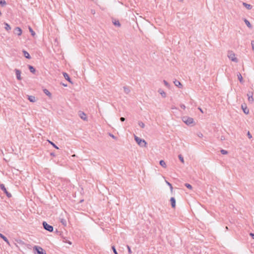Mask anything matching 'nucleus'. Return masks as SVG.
Returning <instances> with one entry per match:
<instances>
[{"label": "nucleus", "instance_id": "2f4dec72", "mask_svg": "<svg viewBox=\"0 0 254 254\" xmlns=\"http://www.w3.org/2000/svg\"><path fill=\"white\" fill-rule=\"evenodd\" d=\"M185 186L187 188H188V189H190V190H191V189H192V186H191L190 184H188V183H186V184H185Z\"/></svg>", "mask_w": 254, "mask_h": 254}, {"label": "nucleus", "instance_id": "b1692460", "mask_svg": "<svg viewBox=\"0 0 254 254\" xmlns=\"http://www.w3.org/2000/svg\"><path fill=\"white\" fill-rule=\"evenodd\" d=\"M159 164L164 168H166L167 167L165 162L163 160L160 161Z\"/></svg>", "mask_w": 254, "mask_h": 254}, {"label": "nucleus", "instance_id": "4c0bfd02", "mask_svg": "<svg viewBox=\"0 0 254 254\" xmlns=\"http://www.w3.org/2000/svg\"><path fill=\"white\" fill-rule=\"evenodd\" d=\"M112 249L113 252L115 254H118V252L116 251L115 247L114 246H112Z\"/></svg>", "mask_w": 254, "mask_h": 254}, {"label": "nucleus", "instance_id": "3c124183", "mask_svg": "<svg viewBox=\"0 0 254 254\" xmlns=\"http://www.w3.org/2000/svg\"><path fill=\"white\" fill-rule=\"evenodd\" d=\"M64 86H66V84H63Z\"/></svg>", "mask_w": 254, "mask_h": 254}, {"label": "nucleus", "instance_id": "a18cd8bd", "mask_svg": "<svg viewBox=\"0 0 254 254\" xmlns=\"http://www.w3.org/2000/svg\"><path fill=\"white\" fill-rule=\"evenodd\" d=\"M250 235L252 237V238L254 239V233H251L250 234Z\"/></svg>", "mask_w": 254, "mask_h": 254}, {"label": "nucleus", "instance_id": "e433bc0d", "mask_svg": "<svg viewBox=\"0 0 254 254\" xmlns=\"http://www.w3.org/2000/svg\"><path fill=\"white\" fill-rule=\"evenodd\" d=\"M163 82L166 86H167L168 88H169L170 85L169 83L165 80H163Z\"/></svg>", "mask_w": 254, "mask_h": 254}, {"label": "nucleus", "instance_id": "dca6fc26", "mask_svg": "<svg viewBox=\"0 0 254 254\" xmlns=\"http://www.w3.org/2000/svg\"><path fill=\"white\" fill-rule=\"evenodd\" d=\"M0 238H1L7 244H9V241L7 238L1 233H0Z\"/></svg>", "mask_w": 254, "mask_h": 254}, {"label": "nucleus", "instance_id": "0eeeda50", "mask_svg": "<svg viewBox=\"0 0 254 254\" xmlns=\"http://www.w3.org/2000/svg\"><path fill=\"white\" fill-rule=\"evenodd\" d=\"M253 93L251 91H249L247 93V96L248 97V101L249 102L252 103L254 101V98L253 97Z\"/></svg>", "mask_w": 254, "mask_h": 254}, {"label": "nucleus", "instance_id": "423d86ee", "mask_svg": "<svg viewBox=\"0 0 254 254\" xmlns=\"http://www.w3.org/2000/svg\"><path fill=\"white\" fill-rule=\"evenodd\" d=\"M0 188L5 193V194L8 198H10L12 196L11 193L7 190L4 184H0Z\"/></svg>", "mask_w": 254, "mask_h": 254}, {"label": "nucleus", "instance_id": "f8f14e48", "mask_svg": "<svg viewBox=\"0 0 254 254\" xmlns=\"http://www.w3.org/2000/svg\"><path fill=\"white\" fill-rule=\"evenodd\" d=\"M170 202L172 208H175L176 207V199L174 197H172L170 198Z\"/></svg>", "mask_w": 254, "mask_h": 254}, {"label": "nucleus", "instance_id": "6ab92c4d", "mask_svg": "<svg viewBox=\"0 0 254 254\" xmlns=\"http://www.w3.org/2000/svg\"><path fill=\"white\" fill-rule=\"evenodd\" d=\"M244 22L245 23V24L247 25V26L249 28H252V25H251V24L250 23V22H249V21L248 20H247V19L245 18L244 19Z\"/></svg>", "mask_w": 254, "mask_h": 254}, {"label": "nucleus", "instance_id": "72a5a7b5", "mask_svg": "<svg viewBox=\"0 0 254 254\" xmlns=\"http://www.w3.org/2000/svg\"><path fill=\"white\" fill-rule=\"evenodd\" d=\"M138 125L141 128H144L145 127L144 124L142 122H139Z\"/></svg>", "mask_w": 254, "mask_h": 254}, {"label": "nucleus", "instance_id": "c85d7f7f", "mask_svg": "<svg viewBox=\"0 0 254 254\" xmlns=\"http://www.w3.org/2000/svg\"><path fill=\"white\" fill-rule=\"evenodd\" d=\"M166 183L169 186V187H170V190L172 192L173 188L172 184L171 183H170L169 182H168V181H166Z\"/></svg>", "mask_w": 254, "mask_h": 254}, {"label": "nucleus", "instance_id": "f3484780", "mask_svg": "<svg viewBox=\"0 0 254 254\" xmlns=\"http://www.w3.org/2000/svg\"><path fill=\"white\" fill-rule=\"evenodd\" d=\"M28 99L31 102H35L36 101L35 97L32 95L28 96Z\"/></svg>", "mask_w": 254, "mask_h": 254}, {"label": "nucleus", "instance_id": "49530a36", "mask_svg": "<svg viewBox=\"0 0 254 254\" xmlns=\"http://www.w3.org/2000/svg\"><path fill=\"white\" fill-rule=\"evenodd\" d=\"M198 109L201 113H203L202 110L200 108H198Z\"/></svg>", "mask_w": 254, "mask_h": 254}, {"label": "nucleus", "instance_id": "a878e982", "mask_svg": "<svg viewBox=\"0 0 254 254\" xmlns=\"http://www.w3.org/2000/svg\"><path fill=\"white\" fill-rule=\"evenodd\" d=\"M124 92L126 94H128L130 92V91L129 88L128 87H127V86H124Z\"/></svg>", "mask_w": 254, "mask_h": 254}, {"label": "nucleus", "instance_id": "f704fd0d", "mask_svg": "<svg viewBox=\"0 0 254 254\" xmlns=\"http://www.w3.org/2000/svg\"><path fill=\"white\" fill-rule=\"evenodd\" d=\"M61 222L64 226H66V221L64 219H62L61 220Z\"/></svg>", "mask_w": 254, "mask_h": 254}, {"label": "nucleus", "instance_id": "a19ab883", "mask_svg": "<svg viewBox=\"0 0 254 254\" xmlns=\"http://www.w3.org/2000/svg\"><path fill=\"white\" fill-rule=\"evenodd\" d=\"M247 135L249 137V138L251 139L252 138V135H251V134L250 133V131H248V133H247Z\"/></svg>", "mask_w": 254, "mask_h": 254}, {"label": "nucleus", "instance_id": "412c9836", "mask_svg": "<svg viewBox=\"0 0 254 254\" xmlns=\"http://www.w3.org/2000/svg\"><path fill=\"white\" fill-rule=\"evenodd\" d=\"M43 92L48 96L49 97H51L52 96V94L50 93V92L47 89H43Z\"/></svg>", "mask_w": 254, "mask_h": 254}, {"label": "nucleus", "instance_id": "5701e85b", "mask_svg": "<svg viewBox=\"0 0 254 254\" xmlns=\"http://www.w3.org/2000/svg\"><path fill=\"white\" fill-rule=\"evenodd\" d=\"M28 68L31 72H32V73H35L36 69L33 66L31 65H28Z\"/></svg>", "mask_w": 254, "mask_h": 254}, {"label": "nucleus", "instance_id": "7ed1b4c3", "mask_svg": "<svg viewBox=\"0 0 254 254\" xmlns=\"http://www.w3.org/2000/svg\"><path fill=\"white\" fill-rule=\"evenodd\" d=\"M134 140L140 147H145L147 144L144 139H142L138 136L134 135Z\"/></svg>", "mask_w": 254, "mask_h": 254}, {"label": "nucleus", "instance_id": "39448f33", "mask_svg": "<svg viewBox=\"0 0 254 254\" xmlns=\"http://www.w3.org/2000/svg\"><path fill=\"white\" fill-rule=\"evenodd\" d=\"M42 224H43V228L45 230H46L50 232H52L53 231L54 228L52 225L48 224L45 221L43 222Z\"/></svg>", "mask_w": 254, "mask_h": 254}, {"label": "nucleus", "instance_id": "20e7f679", "mask_svg": "<svg viewBox=\"0 0 254 254\" xmlns=\"http://www.w3.org/2000/svg\"><path fill=\"white\" fill-rule=\"evenodd\" d=\"M228 57L230 60H231L232 61L238 63V60L237 58L235 57V53L232 51H229L228 52Z\"/></svg>", "mask_w": 254, "mask_h": 254}, {"label": "nucleus", "instance_id": "4be33fe9", "mask_svg": "<svg viewBox=\"0 0 254 254\" xmlns=\"http://www.w3.org/2000/svg\"><path fill=\"white\" fill-rule=\"evenodd\" d=\"M4 25L5 26L4 28L6 31H9L11 30V27L8 23L4 22Z\"/></svg>", "mask_w": 254, "mask_h": 254}, {"label": "nucleus", "instance_id": "473e14b6", "mask_svg": "<svg viewBox=\"0 0 254 254\" xmlns=\"http://www.w3.org/2000/svg\"><path fill=\"white\" fill-rule=\"evenodd\" d=\"M220 152L222 154H224V155H225V154H228V151L226 150H224V149H221L220 150Z\"/></svg>", "mask_w": 254, "mask_h": 254}, {"label": "nucleus", "instance_id": "f257e3e1", "mask_svg": "<svg viewBox=\"0 0 254 254\" xmlns=\"http://www.w3.org/2000/svg\"><path fill=\"white\" fill-rule=\"evenodd\" d=\"M183 121L188 126H193L194 125V120L193 118L185 116L182 118Z\"/></svg>", "mask_w": 254, "mask_h": 254}, {"label": "nucleus", "instance_id": "09e8293b", "mask_svg": "<svg viewBox=\"0 0 254 254\" xmlns=\"http://www.w3.org/2000/svg\"><path fill=\"white\" fill-rule=\"evenodd\" d=\"M179 1H180V2H183V0H179Z\"/></svg>", "mask_w": 254, "mask_h": 254}, {"label": "nucleus", "instance_id": "9b49d317", "mask_svg": "<svg viewBox=\"0 0 254 254\" xmlns=\"http://www.w3.org/2000/svg\"><path fill=\"white\" fill-rule=\"evenodd\" d=\"M15 74H16L17 79L19 80H20L21 79V75H20V74H21L20 70L18 69H15Z\"/></svg>", "mask_w": 254, "mask_h": 254}, {"label": "nucleus", "instance_id": "7c9ffc66", "mask_svg": "<svg viewBox=\"0 0 254 254\" xmlns=\"http://www.w3.org/2000/svg\"><path fill=\"white\" fill-rule=\"evenodd\" d=\"M178 157L180 159V160L181 161L182 163H184V158L182 156V155L180 154L179 156H178Z\"/></svg>", "mask_w": 254, "mask_h": 254}, {"label": "nucleus", "instance_id": "37998d69", "mask_svg": "<svg viewBox=\"0 0 254 254\" xmlns=\"http://www.w3.org/2000/svg\"><path fill=\"white\" fill-rule=\"evenodd\" d=\"M180 107H181V108L182 109H186V106H185V105H184V104H181V105H180Z\"/></svg>", "mask_w": 254, "mask_h": 254}, {"label": "nucleus", "instance_id": "4468645a", "mask_svg": "<svg viewBox=\"0 0 254 254\" xmlns=\"http://www.w3.org/2000/svg\"><path fill=\"white\" fill-rule=\"evenodd\" d=\"M22 52L23 53V55L27 59H30L31 58L30 55H29V54L25 50H23L22 51Z\"/></svg>", "mask_w": 254, "mask_h": 254}, {"label": "nucleus", "instance_id": "c9c22d12", "mask_svg": "<svg viewBox=\"0 0 254 254\" xmlns=\"http://www.w3.org/2000/svg\"><path fill=\"white\" fill-rule=\"evenodd\" d=\"M0 4L3 6L6 4V1L4 0H0Z\"/></svg>", "mask_w": 254, "mask_h": 254}, {"label": "nucleus", "instance_id": "79ce46f5", "mask_svg": "<svg viewBox=\"0 0 254 254\" xmlns=\"http://www.w3.org/2000/svg\"><path fill=\"white\" fill-rule=\"evenodd\" d=\"M109 135L110 136L112 137L113 138L115 139H117V137H116L115 136H114L113 134H111V133H109Z\"/></svg>", "mask_w": 254, "mask_h": 254}, {"label": "nucleus", "instance_id": "1a4fd4ad", "mask_svg": "<svg viewBox=\"0 0 254 254\" xmlns=\"http://www.w3.org/2000/svg\"><path fill=\"white\" fill-rule=\"evenodd\" d=\"M78 115L84 121H87V118L86 115L82 111H79Z\"/></svg>", "mask_w": 254, "mask_h": 254}, {"label": "nucleus", "instance_id": "a211bd4d", "mask_svg": "<svg viewBox=\"0 0 254 254\" xmlns=\"http://www.w3.org/2000/svg\"><path fill=\"white\" fill-rule=\"evenodd\" d=\"M158 92L161 95L162 97L165 98L166 97V93L161 89H159Z\"/></svg>", "mask_w": 254, "mask_h": 254}, {"label": "nucleus", "instance_id": "393cba45", "mask_svg": "<svg viewBox=\"0 0 254 254\" xmlns=\"http://www.w3.org/2000/svg\"><path fill=\"white\" fill-rule=\"evenodd\" d=\"M237 76H238V79L239 80L240 82L241 83H243V77H242V75L241 74V73H239L237 74Z\"/></svg>", "mask_w": 254, "mask_h": 254}, {"label": "nucleus", "instance_id": "8fccbe9b", "mask_svg": "<svg viewBox=\"0 0 254 254\" xmlns=\"http://www.w3.org/2000/svg\"><path fill=\"white\" fill-rule=\"evenodd\" d=\"M202 136V134H201V133L200 134V135H199V137H201Z\"/></svg>", "mask_w": 254, "mask_h": 254}, {"label": "nucleus", "instance_id": "ea45409f", "mask_svg": "<svg viewBox=\"0 0 254 254\" xmlns=\"http://www.w3.org/2000/svg\"><path fill=\"white\" fill-rule=\"evenodd\" d=\"M252 48V50L254 51V41L253 40L251 41Z\"/></svg>", "mask_w": 254, "mask_h": 254}, {"label": "nucleus", "instance_id": "f03ea898", "mask_svg": "<svg viewBox=\"0 0 254 254\" xmlns=\"http://www.w3.org/2000/svg\"><path fill=\"white\" fill-rule=\"evenodd\" d=\"M33 251L34 254H47L45 251L38 246H35L33 247Z\"/></svg>", "mask_w": 254, "mask_h": 254}, {"label": "nucleus", "instance_id": "58836bf2", "mask_svg": "<svg viewBox=\"0 0 254 254\" xmlns=\"http://www.w3.org/2000/svg\"><path fill=\"white\" fill-rule=\"evenodd\" d=\"M127 249L128 253L129 254H132V251H131V250L130 249V247L129 246H128V245H127Z\"/></svg>", "mask_w": 254, "mask_h": 254}, {"label": "nucleus", "instance_id": "ddd939ff", "mask_svg": "<svg viewBox=\"0 0 254 254\" xmlns=\"http://www.w3.org/2000/svg\"><path fill=\"white\" fill-rule=\"evenodd\" d=\"M63 75L64 77V78L67 80L68 82H69L70 83H72V82L71 81V79L69 77L68 74L66 73V72H63Z\"/></svg>", "mask_w": 254, "mask_h": 254}, {"label": "nucleus", "instance_id": "cd10ccee", "mask_svg": "<svg viewBox=\"0 0 254 254\" xmlns=\"http://www.w3.org/2000/svg\"><path fill=\"white\" fill-rule=\"evenodd\" d=\"M29 31L31 32V35L34 36L35 35V32L33 30L32 28L31 27H29Z\"/></svg>", "mask_w": 254, "mask_h": 254}, {"label": "nucleus", "instance_id": "aec40b11", "mask_svg": "<svg viewBox=\"0 0 254 254\" xmlns=\"http://www.w3.org/2000/svg\"><path fill=\"white\" fill-rule=\"evenodd\" d=\"M243 5L247 9H251L252 8V6L250 4H248L246 2H243Z\"/></svg>", "mask_w": 254, "mask_h": 254}, {"label": "nucleus", "instance_id": "de8ad7c7", "mask_svg": "<svg viewBox=\"0 0 254 254\" xmlns=\"http://www.w3.org/2000/svg\"><path fill=\"white\" fill-rule=\"evenodd\" d=\"M51 155H53V156H54V153H51Z\"/></svg>", "mask_w": 254, "mask_h": 254}, {"label": "nucleus", "instance_id": "2eb2a0df", "mask_svg": "<svg viewBox=\"0 0 254 254\" xmlns=\"http://www.w3.org/2000/svg\"><path fill=\"white\" fill-rule=\"evenodd\" d=\"M174 83L175 84V85L176 86L178 87L179 88H182V87H183V85H182V84H181V83L179 81H178V80H175L174 81Z\"/></svg>", "mask_w": 254, "mask_h": 254}, {"label": "nucleus", "instance_id": "9d476101", "mask_svg": "<svg viewBox=\"0 0 254 254\" xmlns=\"http://www.w3.org/2000/svg\"><path fill=\"white\" fill-rule=\"evenodd\" d=\"M241 108L242 109L244 113L246 114H248L249 113V110L248 109L246 104H243L241 105Z\"/></svg>", "mask_w": 254, "mask_h": 254}, {"label": "nucleus", "instance_id": "bb28decb", "mask_svg": "<svg viewBox=\"0 0 254 254\" xmlns=\"http://www.w3.org/2000/svg\"><path fill=\"white\" fill-rule=\"evenodd\" d=\"M113 23L115 26H117L118 27L121 26V24L119 20H115L113 22Z\"/></svg>", "mask_w": 254, "mask_h": 254}, {"label": "nucleus", "instance_id": "c03bdc74", "mask_svg": "<svg viewBox=\"0 0 254 254\" xmlns=\"http://www.w3.org/2000/svg\"><path fill=\"white\" fill-rule=\"evenodd\" d=\"M120 121H121V122H124V121H125V118H124V117H121V118H120Z\"/></svg>", "mask_w": 254, "mask_h": 254}, {"label": "nucleus", "instance_id": "6e6552de", "mask_svg": "<svg viewBox=\"0 0 254 254\" xmlns=\"http://www.w3.org/2000/svg\"><path fill=\"white\" fill-rule=\"evenodd\" d=\"M13 33L15 35L20 36L22 34V31L20 27H17L14 29Z\"/></svg>", "mask_w": 254, "mask_h": 254}, {"label": "nucleus", "instance_id": "c756f323", "mask_svg": "<svg viewBox=\"0 0 254 254\" xmlns=\"http://www.w3.org/2000/svg\"><path fill=\"white\" fill-rule=\"evenodd\" d=\"M49 142L54 148H55L57 149H59V147L54 142H53L51 141H49Z\"/></svg>", "mask_w": 254, "mask_h": 254}]
</instances>
